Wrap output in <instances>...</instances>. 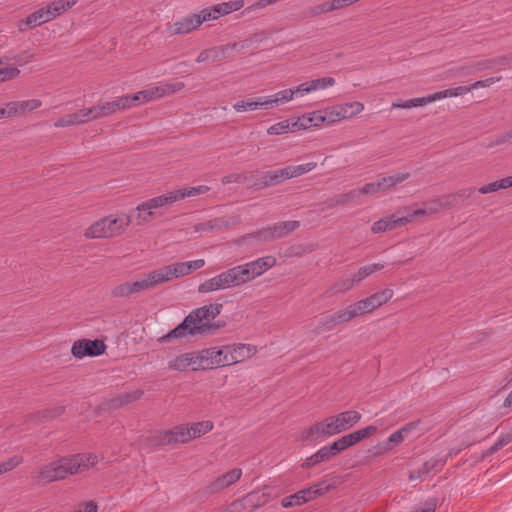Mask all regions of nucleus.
Here are the masks:
<instances>
[{
    "mask_svg": "<svg viewBox=\"0 0 512 512\" xmlns=\"http://www.w3.org/2000/svg\"><path fill=\"white\" fill-rule=\"evenodd\" d=\"M233 108L237 112H245V111H254L257 109H268V103L266 98H258L256 100L252 98H247L241 101H238L233 105Z\"/></svg>",
    "mask_w": 512,
    "mask_h": 512,
    "instance_id": "obj_33",
    "label": "nucleus"
},
{
    "mask_svg": "<svg viewBox=\"0 0 512 512\" xmlns=\"http://www.w3.org/2000/svg\"><path fill=\"white\" fill-rule=\"evenodd\" d=\"M78 0H56L46 5L51 12L52 20L72 8Z\"/></svg>",
    "mask_w": 512,
    "mask_h": 512,
    "instance_id": "obj_36",
    "label": "nucleus"
},
{
    "mask_svg": "<svg viewBox=\"0 0 512 512\" xmlns=\"http://www.w3.org/2000/svg\"><path fill=\"white\" fill-rule=\"evenodd\" d=\"M198 368L202 370L228 366L226 361V346L222 348L210 347L196 352Z\"/></svg>",
    "mask_w": 512,
    "mask_h": 512,
    "instance_id": "obj_8",
    "label": "nucleus"
},
{
    "mask_svg": "<svg viewBox=\"0 0 512 512\" xmlns=\"http://www.w3.org/2000/svg\"><path fill=\"white\" fill-rule=\"evenodd\" d=\"M3 62L0 60V65ZM20 70L16 67L0 68V81H7L16 78Z\"/></svg>",
    "mask_w": 512,
    "mask_h": 512,
    "instance_id": "obj_62",
    "label": "nucleus"
},
{
    "mask_svg": "<svg viewBox=\"0 0 512 512\" xmlns=\"http://www.w3.org/2000/svg\"><path fill=\"white\" fill-rule=\"evenodd\" d=\"M220 303L204 305L192 310L174 329L159 338L161 343L169 342L171 339H181L188 335H210L219 328L218 324L210 323L222 310Z\"/></svg>",
    "mask_w": 512,
    "mask_h": 512,
    "instance_id": "obj_1",
    "label": "nucleus"
},
{
    "mask_svg": "<svg viewBox=\"0 0 512 512\" xmlns=\"http://www.w3.org/2000/svg\"><path fill=\"white\" fill-rule=\"evenodd\" d=\"M358 191L361 195H374L381 192L378 182H371L365 184L363 187L358 188Z\"/></svg>",
    "mask_w": 512,
    "mask_h": 512,
    "instance_id": "obj_64",
    "label": "nucleus"
},
{
    "mask_svg": "<svg viewBox=\"0 0 512 512\" xmlns=\"http://www.w3.org/2000/svg\"><path fill=\"white\" fill-rule=\"evenodd\" d=\"M255 346L250 344L226 345V361L227 365H233L242 362L256 353Z\"/></svg>",
    "mask_w": 512,
    "mask_h": 512,
    "instance_id": "obj_17",
    "label": "nucleus"
},
{
    "mask_svg": "<svg viewBox=\"0 0 512 512\" xmlns=\"http://www.w3.org/2000/svg\"><path fill=\"white\" fill-rule=\"evenodd\" d=\"M255 278L276 265L274 256H264L246 263Z\"/></svg>",
    "mask_w": 512,
    "mask_h": 512,
    "instance_id": "obj_30",
    "label": "nucleus"
},
{
    "mask_svg": "<svg viewBox=\"0 0 512 512\" xmlns=\"http://www.w3.org/2000/svg\"><path fill=\"white\" fill-rule=\"evenodd\" d=\"M436 100H439V95H437V93H433L426 97H419V98H414V99H409V100H397L392 103V108L410 109L413 107L425 106V105H427L431 102H434Z\"/></svg>",
    "mask_w": 512,
    "mask_h": 512,
    "instance_id": "obj_31",
    "label": "nucleus"
},
{
    "mask_svg": "<svg viewBox=\"0 0 512 512\" xmlns=\"http://www.w3.org/2000/svg\"><path fill=\"white\" fill-rule=\"evenodd\" d=\"M78 114L80 118L83 120V124L92 120L99 119L97 115L96 106L80 109L78 110Z\"/></svg>",
    "mask_w": 512,
    "mask_h": 512,
    "instance_id": "obj_61",
    "label": "nucleus"
},
{
    "mask_svg": "<svg viewBox=\"0 0 512 512\" xmlns=\"http://www.w3.org/2000/svg\"><path fill=\"white\" fill-rule=\"evenodd\" d=\"M244 239H255V240L263 241V242H269V241L275 240L271 226L262 228L254 233L248 234L247 236L244 237Z\"/></svg>",
    "mask_w": 512,
    "mask_h": 512,
    "instance_id": "obj_48",
    "label": "nucleus"
},
{
    "mask_svg": "<svg viewBox=\"0 0 512 512\" xmlns=\"http://www.w3.org/2000/svg\"><path fill=\"white\" fill-rule=\"evenodd\" d=\"M111 296L114 298H124L136 294L133 282H124L111 289Z\"/></svg>",
    "mask_w": 512,
    "mask_h": 512,
    "instance_id": "obj_42",
    "label": "nucleus"
},
{
    "mask_svg": "<svg viewBox=\"0 0 512 512\" xmlns=\"http://www.w3.org/2000/svg\"><path fill=\"white\" fill-rule=\"evenodd\" d=\"M214 427V424L210 420L200 421L192 423L190 426L188 425L189 434L191 435V440L199 438L206 433L210 432Z\"/></svg>",
    "mask_w": 512,
    "mask_h": 512,
    "instance_id": "obj_39",
    "label": "nucleus"
},
{
    "mask_svg": "<svg viewBox=\"0 0 512 512\" xmlns=\"http://www.w3.org/2000/svg\"><path fill=\"white\" fill-rule=\"evenodd\" d=\"M184 86L185 85L183 82L164 83L159 86H156L158 89L156 91L159 92L160 97H163L180 91L184 88Z\"/></svg>",
    "mask_w": 512,
    "mask_h": 512,
    "instance_id": "obj_50",
    "label": "nucleus"
},
{
    "mask_svg": "<svg viewBox=\"0 0 512 512\" xmlns=\"http://www.w3.org/2000/svg\"><path fill=\"white\" fill-rule=\"evenodd\" d=\"M241 476L242 470L240 468H234L210 482L206 487V491L210 494L218 493L237 482Z\"/></svg>",
    "mask_w": 512,
    "mask_h": 512,
    "instance_id": "obj_18",
    "label": "nucleus"
},
{
    "mask_svg": "<svg viewBox=\"0 0 512 512\" xmlns=\"http://www.w3.org/2000/svg\"><path fill=\"white\" fill-rule=\"evenodd\" d=\"M300 227L299 221H283L275 223L271 226L274 239L283 238L290 233L294 232Z\"/></svg>",
    "mask_w": 512,
    "mask_h": 512,
    "instance_id": "obj_34",
    "label": "nucleus"
},
{
    "mask_svg": "<svg viewBox=\"0 0 512 512\" xmlns=\"http://www.w3.org/2000/svg\"><path fill=\"white\" fill-rule=\"evenodd\" d=\"M251 187L255 189H264L279 185L287 180L284 168L269 170L265 172H256Z\"/></svg>",
    "mask_w": 512,
    "mask_h": 512,
    "instance_id": "obj_13",
    "label": "nucleus"
},
{
    "mask_svg": "<svg viewBox=\"0 0 512 512\" xmlns=\"http://www.w3.org/2000/svg\"><path fill=\"white\" fill-rule=\"evenodd\" d=\"M163 283H165L164 277L162 276L160 268H158L144 275L141 279L134 281V291L135 293H140L151 290Z\"/></svg>",
    "mask_w": 512,
    "mask_h": 512,
    "instance_id": "obj_21",
    "label": "nucleus"
},
{
    "mask_svg": "<svg viewBox=\"0 0 512 512\" xmlns=\"http://www.w3.org/2000/svg\"><path fill=\"white\" fill-rule=\"evenodd\" d=\"M187 424H181L160 433L159 443L162 445H171L177 443H188L191 441Z\"/></svg>",
    "mask_w": 512,
    "mask_h": 512,
    "instance_id": "obj_16",
    "label": "nucleus"
},
{
    "mask_svg": "<svg viewBox=\"0 0 512 512\" xmlns=\"http://www.w3.org/2000/svg\"><path fill=\"white\" fill-rule=\"evenodd\" d=\"M42 102L38 99H30L25 101H18L19 114L33 111L39 108Z\"/></svg>",
    "mask_w": 512,
    "mask_h": 512,
    "instance_id": "obj_54",
    "label": "nucleus"
},
{
    "mask_svg": "<svg viewBox=\"0 0 512 512\" xmlns=\"http://www.w3.org/2000/svg\"><path fill=\"white\" fill-rule=\"evenodd\" d=\"M445 461L438 458H430L425 461L419 468L412 469L409 472V480H422L426 475H428L431 471H438L443 467Z\"/></svg>",
    "mask_w": 512,
    "mask_h": 512,
    "instance_id": "obj_24",
    "label": "nucleus"
},
{
    "mask_svg": "<svg viewBox=\"0 0 512 512\" xmlns=\"http://www.w3.org/2000/svg\"><path fill=\"white\" fill-rule=\"evenodd\" d=\"M123 98H126L128 100V103H127L128 109L137 105L138 102L144 103V102L151 101L148 89L139 91L132 96L124 95Z\"/></svg>",
    "mask_w": 512,
    "mask_h": 512,
    "instance_id": "obj_49",
    "label": "nucleus"
},
{
    "mask_svg": "<svg viewBox=\"0 0 512 512\" xmlns=\"http://www.w3.org/2000/svg\"><path fill=\"white\" fill-rule=\"evenodd\" d=\"M384 267L383 264L374 263L370 265H366L363 267H360L358 271L353 274L354 281H356L357 284H359L363 279L371 275L372 273L381 270Z\"/></svg>",
    "mask_w": 512,
    "mask_h": 512,
    "instance_id": "obj_43",
    "label": "nucleus"
},
{
    "mask_svg": "<svg viewBox=\"0 0 512 512\" xmlns=\"http://www.w3.org/2000/svg\"><path fill=\"white\" fill-rule=\"evenodd\" d=\"M504 59H491V60H484L476 62L472 68L474 70H485L494 67L497 64H503Z\"/></svg>",
    "mask_w": 512,
    "mask_h": 512,
    "instance_id": "obj_63",
    "label": "nucleus"
},
{
    "mask_svg": "<svg viewBox=\"0 0 512 512\" xmlns=\"http://www.w3.org/2000/svg\"><path fill=\"white\" fill-rule=\"evenodd\" d=\"M243 5L244 3L241 0L219 3L209 8L202 9L200 11L201 19L203 22L215 20L221 16L228 15L231 12L240 10Z\"/></svg>",
    "mask_w": 512,
    "mask_h": 512,
    "instance_id": "obj_14",
    "label": "nucleus"
},
{
    "mask_svg": "<svg viewBox=\"0 0 512 512\" xmlns=\"http://www.w3.org/2000/svg\"><path fill=\"white\" fill-rule=\"evenodd\" d=\"M253 177H254V175L247 176L244 174L233 173V174L224 176L222 178V183L223 184H231V183L247 184L248 186L251 187V183H253V179H252Z\"/></svg>",
    "mask_w": 512,
    "mask_h": 512,
    "instance_id": "obj_45",
    "label": "nucleus"
},
{
    "mask_svg": "<svg viewBox=\"0 0 512 512\" xmlns=\"http://www.w3.org/2000/svg\"><path fill=\"white\" fill-rule=\"evenodd\" d=\"M98 463V456L93 453H78L64 456L43 465L37 475L39 482L51 483L67 478L69 475L82 473Z\"/></svg>",
    "mask_w": 512,
    "mask_h": 512,
    "instance_id": "obj_2",
    "label": "nucleus"
},
{
    "mask_svg": "<svg viewBox=\"0 0 512 512\" xmlns=\"http://www.w3.org/2000/svg\"><path fill=\"white\" fill-rule=\"evenodd\" d=\"M472 91L471 85L470 86H458L454 88H449L443 91L436 92L437 95H439V99L445 98V97H455L459 95L466 94L468 92Z\"/></svg>",
    "mask_w": 512,
    "mask_h": 512,
    "instance_id": "obj_51",
    "label": "nucleus"
},
{
    "mask_svg": "<svg viewBox=\"0 0 512 512\" xmlns=\"http://www.w3.org/2000/svg\"><path fill=\"white\" fill-rule=\"evenodd\" d=\"M83 124V120L80 118L78 111L65 115L61 118H59L57 121H55L54 126L55 127H69L73 125H80Z\"/></svg>",
    "mask_w": 512,
    "mask_h": 512,
    "instance_id": "obj_44",
    "label": "nucleus"
},
{
    "mask_svg": "<svg viewBox=\"0 0 512 512\" xmlns=\"http://www.w3.org/2000/svg\"><path fill=\"white\" fill-rule=\"evenodd\" d=\"M210 188L205 185L197 187H186L175 191L168 192L165 195H160L151 198L137 206L138 211V224L142 225L150 221L153 217V209H158L166 205L173 204L178 200H182L186 197H194L200 194L208 192Z\"/></svg>",
    "mask_w": 512,
    "mask_h": 512,
    "instance_id": "obj_4",
    "label": "nucleus"
},
{
    "mask_svg": "<svg viewBox=\"0 0 512 512\" xmlns=\"http://www.w3.org/2000/svg\"><path fill=\"white\" fill-rule=\"evenodd\" d=\"M364 109V105L361 102H350L343 105H338L327 115L328 122H335L341 119L352 118L359 114Z\"/></svg>",
    "mask_w": 512,
    "mask_h": 512,
    "instance_id": "obj_19",
    "label": "nucleus"
},
{
    "mask_svg": "<svg viewBox=\"0 0 512 512\" xmlns=\"http://www.w3.org/2000/svg\"><path fill=\"white\" fill-rule=\"evenodd\" d=\"M255 279L247 264L227 269L220 274L204 281L198 286V292L209 293L231 287L241 286Z\"/></svg>",
    "mask_w": 512,
    "mask_h": 512,
    "instance_id": "obj_5",
    "label": "nucleus"
},
{
    "mask_svg": "<svg viewBox=\"0 0 512 512\" xmlns=\"http://www.w3.org/2000/svg\"><path fill=\"white\" fill-rule=\"evenodd\" d=\"M128 100L123 98V96L116 98L113 101L99 103L96 106L98 118L107 117L112 115L120 110L128 109Z\"/></svg>",
    "mask_w": 512,
    "mask_h": 512,
    "instance_id": "obj_26",
    "label": "nucleus"
},
{
    "mask_svg": "<svg viewBox=\"0 0 512 512\" xmlns=\"http://www.w3.org/2000/svg\"><path fill=\"white\" fill-rule=\"evenodd\" d=\"M19 114L18 101L6 103L4 107H0V119L9 118Z\"/></svg>",
    "mask_w": 512,
    "mask_h": 512,
    "instance_id": "obj_55",
    "label": "nucleus"
},
{
    "mask_svg": "<svg viewBox=\"0 0 512 512\" xmlns=\"http://www.w3.org/2000/svg\"><path fill=\"white\" fill-rule=\"evenodd\" d=\"M50 15L51 12L47 8V6L42 7L28 15L25 20L20 21L18 24V29L20 31H24L25 28L23 27V25H25L28 28H34L36 26H40L44 23H47L52 20Z\"/></svg>",
    "mask_w": 512,
    "mask_h": 512,
    "instance_id": "obj_23",
    "label": "nucleus"
},
{
    "mask_svg": "<svg viewBox=\"0 0 512 512\" xmlns=\"http://www.w3.org/2000/svg\"><path fill=\"white\" fill-rule=\"evenodd\" d=\"M240 222L241 219L239 216H233L229 219L224 217H218L202 223L195 224L193 228L194 232L196 233L221 232L238 225Z\"/></svg>",
    "mask_w": 512,
    "mask_h": 512,
    "instance_id": "obj_12",
    "label": "nucleus"
},
{
    "mask_svg": "<svg viewBox=\"0 0 512 512\" xmlns=\"http://www.w3.org/2000/svg\"><path fill=\"white\" fill-rule=\"evenodd\" d=\"M407 223V218H402V216H397V213H394L374 222L371 226V231L373 233H383L386 231L393 230L397 227L403 226Z\"/></svg>",
    "mask_w": 512,
    "mask_h": 512,
    "instance_id": "obj_22",
    "label": "nucleus"
},
{
    "mask_svg": "<svg viewBox=\"0 0 512 512\" xmlns=\"http://www.w3.org/2000/svg\"><path fill=\"white\" fill-rule=\"evenodd\" d=\"M316 166H317L316 162H308V163L301 164V165H288V166L284 167V171L286 174V178L288 180L291 178H296L301 175H304V174L312 171L313 169H315Z\"/></svg>",
    "mask_w": 512,
    "mask_h": 512,
    "instance_id": "obj_35",
    "label": "nucleus"
},
{
    "mask_svg": "<svg viewBox=\"0 0 512 512\" xmlns=\"http://www.w3.org/2000/svg\"><path fill=\"white\" fill-rule=\"evenodd\" d=\"M313 91L325 89L335 84V79L332 77H323L319 79L311 80Z\"/></svg>",
    "mask_w": 512,
    "mask_h": 512,
    "instance_id": "obj_60",
    "label": "nucleus"
},
{
    "mask_svg": "<svg viewBox=\"0 0 512 512\" xmlns=\"http://www.w3.org/2000/svg\"><path fill=\"white\" fill-rule=\"evenodd\" d=\"M202 23L203 20L201 19L200 12L198 14H191L172 24L169 27V32L171 35L188 34L196 30Z\"/></svg>",
    "mask_w": 512,
    "mask_h": 512,
    "instance_id": "obj_20",
    "label": "nucleus"
},
{
    "mask_svg": "<svg viewBox=\"0 0 512 512\" xmlns=\"http://www.w3.org/2000/svg\"><path fill=\"white\" fill-rule=\"evenodd\" d=\"M355 285H357V283L354 281L353 276L341 277L333 283V285L329 288L328 293L331 295L345 293L351 290Z\"/></svg>",
    "mask_w": 512,
    "mask_h": 512,
    "instance_id": "obj_37",
    "label": "nucleus"
},
{
    "mask_svg": "<svg viewBox=\"0 0 512 512\" xmlns=\"http://www.w3.org/2000/svg\"><path fill=\"white\" fill-rule=\"evenodd\" d=\"M131 223L129 215L103 217L91 224L84 232L86 239L113 238L121 235Z\"/></svg>",
    "mask_w": 512,
    "mask_h": 512,
    "instance_id": "obj_6",
    "label": "nucleus"
},
{
    "mask_svg": "<svg viewBox=\"0 0 512 512\" xmlns=\"http://www.w3.org/2000/svg\"><path fill=\"white\" fill-rule=\"evenodd\" d=\"M315 250V246L313 244L308 245H295L292 246L289 251L290 255L296 256V257H302L305 254L311 253Z\"/></svg>",
    "mask_w": 512,
    "mask_h": 512,
    "instance_id": "obj_59",
    "label": "nucleus"
},
{
    "mask_svg": "<svg viewBox=\"0 0 512 512\" xmlns=\"http://www.w3.org/2000/svg\"><path fill=\"white\" fill-rule=\"evenodd\" d=\"M229 57H231V54L229 53V47H224V45H221L201 51L196 58V62H215L218 60L227 59Z\"/></svg>",
    "mask_w": 512,
    "mask_h": 512,
    "instance_id": "obj_27",
    "label": "nucleus"
},
{
    "mask_svg": "<svg viewBox=\"0 0 512 512\" xmlns=\"http://www.w3.org/2000/svg\"><path fill=\"white\" fill-rule=\"evenodd\" d=\"M361 419V414L355 410H348L336 415L326 417L322 421L316 422L310 427L304 429L299 439L301 441H316L322 438H328L333 435L342 433Z\"/></svg>",
    "mask_w": 512,
    "mask_h": 512,
    "instance_id": "obj_3",
    "label": "nucleus"
},
{
    "mask_svg": "<svg viewBox=\"0 0 512 512\" xmlns=\"http://www.w3.org/2000/svg\"><path fill=\"white\" fill-rule=\"evenodd\" d=\"M190 366H193V370H199L196 352L181 354L168 362V368L175 371H185Z\"/></svg>",
    "mask_w": 512,
    "mask_h": 512,
    "instance_id": "obj_25",
    "label": "nucleus"
},
{
    "mask_svg": "<svg viewBox=\"0 0 512 512\" xmlns=\"http://www.w3.org/2000/svg\"><path fill=\"white\" fill-rule=\"evenodd\" d=\"M288 132H290V122L287 120L273 124L267 130L269 135H281Z\"/></svg>",
    "mask_w": 512,
    "mask_h": 512,
    "instance_id": "obj_57",
    "label": "nucleus"
},
{
    "mask_svg": "<svg viewBox=\"0 0 512 512\" xmlns=\"http://www.w3.org/2000/svg\"><path fill=\"white\" fill-rule=\"evenodd\" d=\"M508 183L506 178H502L500 180L493 181L486 185L481 186L477 191L481 194H488L492 192H496L501 189H507Z\"/></svg>",
    "mask_w": 512,
    "mask_h": 512,
    "instance_id": "obj_46",
    "label": "nucleus"
},
{
    "mask_svg": "<svg viewBox=\"0 0 512 512\" xmlns=\"http://www.w3.org/2000/svg\"><path fill=\"white\" fill-rule=\"evenodd\" d=\"M303 124H305V129L310 128L311 126H318L320 123L325 122L327 120V115H321L314 113L312 117H302L299 118Z\"/></svg>",
    "mask_w": 512,
    "mask_h": 512,
    "instance_id": "obj_58",
    "label": "nucleus"
},
{
    "mask_svg": "<svg viewBox=\"0 0 512 512\" xmlns=\"http://www.w3.org/2000/svg\"><path fill=\"white\" fill-rule=\"evenodd\" d=\"M358 315L355 311L353 304H349L343 309L337 310L331 314L322 316L311 330L314 335H320L324 332L332 331L337 326L346 324L355 318Z\"/></svg>",
    "mask_w": 512,
    "mask_h": 512,
    "instance_id": "obj_7",
    "label": "nucleus"
},
{
    "mask_svg": "<svg viewBox=\"0 0 512 512\" xmlns=\"http://www.w3.org/2000/svg\"><path fill=\"white\" fill-rule=\"evenodd\" d=\"M243 5L244 3L241 0L219 3L209 8L202 9L200 11L201 19L203 22L215 20L221 16L228 15L231 12L240 10Z\"/></svg>",
    "mask_w": 512,
    "mask_h": 512,
    "instance_id": "obj_15",
    "label": "nucleus"
},
{
    "mask_svg": "<svg viewBox=\"0 0 512 512\" xmlns=\"http://www.w3.org/2000/svg\"><path fill=\"white\" fill-rule=\"evenodd\" d=\"M409 177V173H399L397 175L382 177L377 182L379 184L381 192H386L387 190L396 186L397 184L404 182Z\"/></svg>",
    "mask_w": 512,
    "mask_h": 512,
    "instance_id": "obj_38",
    "label": "nucleus"
},
{
    "mask_svg": "<svg viewBox=\"0 0 512 512\" xmlns=\"http://www.w3.org/2000/svg\"><path fill=\"white\" fill-rule=\"evenodd\" d=\"M23 461V458L21 456H12L8 458L7 460L0 462V475L7 473L14 468H16L18 465H20Z\"/></svg>",
    "mask_w": 512,
    "mask_h": 512,
    "instance_id": "obj_52",
    "label": "nucleus"
},
{
    "mask_svg": "<svg viewBox=\"0 0 512 512\" xmlns=\"http://www.w3.org/2000/svg\"><path fill=\"white\" fill-rule=\"evenodd\" d=\"M335 455H337V453L333 449L332 444L323 446L316 453L308 457L306 461L302 464V467L309 469L321 462L329 461Z\"/></svg>",
    "mask_w": 512,
    "mask_h": 512,
    "instance_id": "obj_28",
    "label": "nucleus"
},
{
    "mask_svg": "<svg viewBox=\"0 0 512 512\" xmlns=\"http://www.w3.org/2000/svg\"><path fill=\"white\" fill-rule=\"evenodd\" d=\"M143 394H144L143 390L136 389V390H133L130 392H124V393L118 394V396L120 397V399L124 405H128L132 402L139 400L143 396Z\"/></svg>",
    "mask_w": 512,
    "mask_h": 512,
    "instance_id": "obj_56",
    "label": "nucleus"
},
{
    "mask_svg": "<svg viewBox=\"0 0 512 512\" xmlns=\"http://www.w3.org/2000/svg\"><path fill=\"white\" fill-rule=\"evenodd\" d=\"M160 270L162 272V276L164 277L165 283L173 279L189 275L185 262H178L166 265L161 267Z\"/></svg>",
    "mask_w": 512,
    "mask_h": 512,
    "instance_id": "obj_32",
    "label": "nucleus"
},
{
    "mask_svg": "<svg viewBox=\"0 0 512 512\" xmlns=\"http://www.w3.org/2000/svg\"><path fill=\"white\" fill-rule=\"evenodd\" d=\"M377 431V428L373 425H369L365 428L359 429L357 431H354L350 434L344 435L341 438L337 439L333 443V449L336 451V453H340L347 448L357 444L363 439H366L370 437L371 435L375 434Z\"/></svg>",
    "mask_w": 512,
    "mask_h": 512,
    "instance_id": "obj_11",
    "label": "nucleus"
},
{
    "mask_svg": "<svg viewBox=\"0 0 512 512\" xmlns=\"http://www.w3.org/2000/svg\"><path fill=\"white\" fill-rule=\"evenodd\" d=\"M106 345L100 339H80L73 343L71 353L75 358L95 357L105 352Z\"/></svg>",
    "mask_w": 512,
    "mask_h": 512,
    "instance_id": "obj_10",
    "label": "nucleus"
},
{
    "mask_svg": "<svg viewBox=\"0 0 512 512\" xmlns=\"http://www.w3.org/2000/svg\"><path fill=\"white\" fill-rule=\"evenodd\" d=\"M294 94L295 91L293 89H285L277 92L276 94L270 96L269 98H266V101L268 103V109L274 106H279L280 104L292 100Z\"/></svg>",
    "mask_w": 512,
    "mask_h": 512,
    "instance_id": "obj_40",
    "label": "nucleus"
},
{
    "mask_svg": "<svg viewBox=\"0 0 512 512\" xmlns=\"http://www.w3.org/2000/svg\"><path fill=\"white\" fill-rule=\"evenodd\" d=\"M350 0H331L323 2L313 8L310 9L309 15L312 17L318 16L320 14L329 13L332 11L340 10L350 6Z\"/></svg>",
    "mask_w": 512,
    "mask_h": 512,
    "instance_id": "obj_29",
    "label": "nucleus"
},
{
    "mask_svg": "<svg viewBox=\"0 0 512 512\" xmlns=\"http://www.w3.org/2000/svg\"><path fill=\"white\" fill-rule=\"evenodd\" d=\"M360 196L358 189H352L346 193L339 195L333 202L328 204V207H334L339 205H345L351 201H354Z\"/></svg>",
    "mask_w": 512,
    "mask_h": 512,
    "instance_id": "obj_47",
    "label": "nucleus"
},
{
    "mask_svg": "<svg viewBox=\"0 0 512 512\" xmlns=\"http://www.w3.org/2000/svg\"><path fill=\"white\" fill-rule=\"evenodd\" d=\"M418 422H411V423H408L406 424L405 426H403L401 429L393 432L389 437H388V444H392V445H398L400 443H402L405 439V437L407 436V434L416 427Z\"/></svg>",
    "mask_w": 512,
    "mask_h": 512,
    "instance_id": "obj_41",
    "label": "nucleus"
},
{
    "mask_svg": "<svg viewBox=\"0 0 512 512\" xmlns=\"http://www.w3.org/2000/svg\"><path fill=\"white\" fill-rule=\"evenodd\" d=\"M304 503H305V499L301 497L300 491H298L292 495L286 496L281 500V505L284 508H290L293 506L302 505Z\"/></svg>",
    "mask_w": 512,
    "mask_h": 512,
    "instance_id": "obj_53",
    "label": "nucleus"
},
{
    "mask_svg": "<svg viewBox=\"0 0 512 512\" xmlns=\"http://www.w3.org/2000/svg\"><path fill=\"white\" fill-rule=\"evenodd\" d=\"M393 294V290L384 289L352 304L359 317L374 311L376 308L388 302L392 298Z\"/></svg>",
    "mask_w": 512,
    "mask_h": 512,
    "instance_id": "obj_9",
    "label": "nucleus"
}]
</instances>
